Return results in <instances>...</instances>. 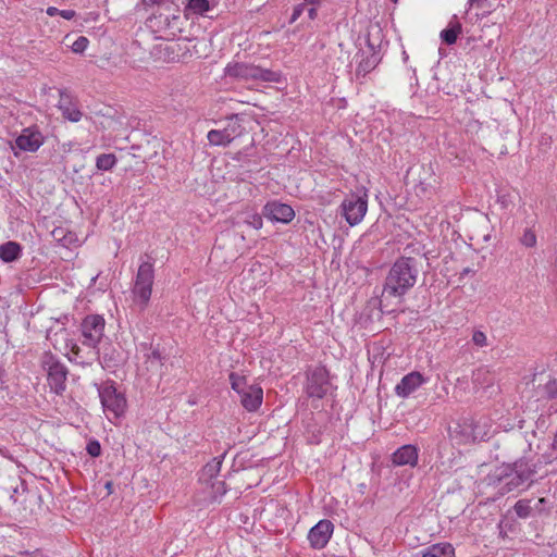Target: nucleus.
Instances as JSON below:
<instances>
[{
  "label": "nucleus",
  "mask_w": 557,
  "mask_h": 557,
  "mask_svg": "<svg viewBox=\"0 0 557 557\" xmlns=\"http://www.w3.org/2000/svg\"><path fill=\"white\" fill-rule=\"evenodd\" d=\"M148 362H150L151 367H157L161 364V354L158 349H153L148 355Z\"/></svg>",
  "instance_id": "35"
},
{
  "label": "nucleus",
  "mask_w": 557,
  "mask_h": 557,
  "mask_svg": "<svg viewBox=\"0 0 557 557\" xmlns=\"http://www.w3.org/2000/svg\"><path fill=\"white\" fill-rule=\"evenodd\" d=\"M115 164L116 158L113 153H102L96 160V166L100 171H110Z\"/></svg>",
  "instance_id": "26"
},
{
  "label": "nucleus",
  "mask_w": 557,
  "mask_h": 557,
  "mask_svg": "<svg viewBox=\"0 0 557 557\" xmlns=\"http://www.w3.org/2000/svg\"><path fill=\"white\" fill-rule=\"evenodd\" d=\"M59 15L65 20H72L76 15V13L74 10H60Z\"/></svg>",
  "instance_id": "39"
},
{
  "label": "nucleus",
  "mask_w": 557,
  "mask_h": 557,
  "mask_svg": "<svg viewBox=\"0 0 557 557\" xmlns=\"http://www.w3.org/2000/svg\"><path fill=\"white\" fill-rule=\"evenodd\" d=\"M22 248L16 242H7L0 246V259L3 262H13L21 257Z\"/></svg>",
  "instance_id": "24"
},
{
  "label": "nucleus",
  "mask_w": 557,
  "mask_h": 557,
  "mask_svg": "<svg viewBox=\"0 0 557 557\" xmlns=\"http://www.w3.org/2000/svg\"><path fill=\"white\" fill-rule=\"evenodd\" d=\"M506 470H509V472L504 471V475H499L497 479L502 494L524 486L533 474L531 470L524 469L522 465H516L515 469L506 467Z\"/></svg>",
  "instance_id": "8"
},
{
  "label": "nucleus",
  "mask_w": 557,
  "mask_h": 557,
  "mask_svg": "<svg viewBox=\"0 0 557 557\" xmlns=\"http://www.w3.org/2000/svg\"><path fill=\"white\" fill-rule=\"evenodd\" d=\"M334 531V524L326 519L320 520L308 533V541L315 549L324 548Z\"/></svg>",
  "instance_id": "13"
},
{
  "label": "nucleus",
  "mask_w": 557,
  "mask_h": 557,
  "mask_svg": "<svg viewBox=\"0 0 557 557\" xmlns=\"http://www.w3.org/2000/svg\"><path fill=\"white\" fill-rule=\"evenodd\" d=\"M544 393L547 398L553 399L557 397V379H550L544 385Z\"/></svg>",
  "instance_id": "32"
},
{
  "label": "nucleus",
  "mask_w": 557,
  "mask_h": 557,
  "mask_svg": "<svg viewBox=\"0 0 557 557\" xmlns=\"http://www.w3.org/2000/svg\"><path fill=\"white\" fill-rule=\"evenodd\" d=\"M418 274V261L414 258H398L386 275L382 296L385 298H401L414 286Z\"/></svg>",
  "instance_id": "1"
},
{
  "label": "nucleus",
  "mask_w": 557,
  "mask_h": 557,
  "mask_svg": "<svg viewBox=\"0 0 557 557\" xmlns=\"http://www.w3.org/2000/svg\"><path fill=\"white\" fill-rule=\"evenodd\" d=\"M497 202L500 203L502 208H504V209L508 208L509 203L512 202L511 195L506 194V195L498 196Z\"/></svg>",
  "instance_id": "37"
},
{
  "label": "nucleus",
  "mask_w": 557,
  "mask_h": 557,
  "mask_svg": "<svg viewBox=\"0 0 557 557\" xmlns=\"http://www.w3.org/2000/svg\"><path fill=\"white\" fill-rule=\"evenodd\" d=\"M237 136L235 127L227 126L224 129H211L207 138L210 145L213 146H227Z\"/></svg>",
  "instance_id": "20"
},
{
  "label": "nucleus",
  "mask_w": 557,
  "mask_h": 557,
  "mask_svg": "<svg viewBox=\"0 0 557 557\" xmlns=\"http://www.w3.org/2000/svg\"><path fill=\"white\" fill-rule=\"evenodd\" d=\"M222 467L221 458H213L201 470L199 481L206 485L216 480Z\"/></svg>",
  "instance_id": "23"
},
{
  "label": "nucleus",
  "mask_w": 557,
  "mask_h": 557,
  "mask_svg": "<svg viewBox=\"0 0 557 557\" xmlns=\"http://www.w3.org/2000/svg\"><path fill=\"white\" fill-rule=\"evenodd\" d=\"M104 319L101 315H88L83 320V344L96 348L103 336Z\"/></svg>",
  "instance_id": "10"
},
{
  "label": "nucleus",
  "mask_w": 557,
  "mask_h": 557,
  "mask_svg": "<svg viewBox=\"0 0 557 557\" xmlns=\"http://www.w3.org/2000/svg\"><path fill=\"white\" fill-rule=\"evenodd\" d=\"M59 109L62 112V115L64 119L71 121V122H78L81 121L83 114L77 108L75 103L71 101V99L67 96H64L61 94V98L59 101Z\"/></svg>",
  "instance_id": "21"
},
{
  "label": "nucleus",
  "mask_w": 557,
  "mask_h": 557,
  "mask_svg": "<svg viewBox=\"0 0 557 557\" xmlns=\"http://www.w3.org/2000/svg\"><path fill=\"white\" fill-rule=\"evenodd\" d=\"M46 12L49 16H55L59 15L60 10L55 7H49Z\"/></svg>",
  "instance_id": "40"
},
{
  "label": "nucleus",
  "mask_w": 557,
  "mask_h": 557,
  "mask_svg": "<svg viewBox=\"0 0 557 557\" xmlns=\"http://www.w3.org/2000/svg\"><path fill=\"white\" fill-rule=\"evenodd\" d=\"M412 557H455V548L446 542L436 543L418 550Z\"/></svg>",
  "instance_id": "19"
},
{
  "label": "nucleus",
  "mask_w": 557,
  "mask_h": 557,
  "mask_svg": "<svg viewBox=\"0 0 557 557\" xmlns=\"http://www.w3.org/2000/svg\"><path fill=\"white\" fill-rule=\"evenodd\" d=\"M329 386V373L324 367H317L308 373L306 393L309 397L323 398Z\"/></svg>",
  "instance_id": "11"
},
{
  "label": "nucleus",
  "mask_w": 557,
  "mask_h": 557,
  "mask_svg": "<svg viewBox=\"0 0 557 557\" xmlns=\"http://www.w3.org/2000/svg\"><path fill=\"white\" fill-rule=\"evenodd\" d=\"M305 9H306V4H304V3L295 7L293 15H292V22H295L301 15V13L304 12Z\"/></svg>",
  "instance_id": "38"
},
{
  "label": "nucleus",
  "mask_w": 557,
  "mask_h": 557,
  "mask_svg": "<svg viewBox=\"0 0 557 557\" xmlns=\"http://www.w3.org/2000/svg\"><path fill=\"white\" fill-rule=\"evenodd\" d=\"M246 223L256 230H260L262 227V218L259 214H253L249 220H246Z\"/></svg>",
  "instance_id": "36"
},
{
  "label": "nucleus",
  "mask_w": 557,
  "mask_h": 557,
  "mask_svg": "<svg viewBox=\"0 0 557 557\" xmlns=\"http://www.w3.org/2000/svg\"><path fill=\"white\" fill-rule=\"evenodd\" d=\"M208 486L211 490L209 499L212 503L219 502L220 498L226 493V486L223 481L214 480L213 482L209 483Z\"/></svg>",
  "instance_id": "25"
},
{
  "label": "nucleus",
  "mask_w": 557,
  "mask_h": 557,
  "mask_svg": "<svg viewBox=\"0 0 557 557\" xmlns=\"http://www.w3.org/2000/svg\"><path fill=\"white\" fill-rule=\"evenodd\" d=\"M368 67H369V66H368V63H367V64H363V62H361V63L359 64V66H358L357 72H358V73L363 72V73L366 74V73L369 71V69H368Z\"/></svg>",
  "instance_id": "43"
},
{
  "label": "nucleus",
  "mask_w": 557,
  "mask_h": 557,
  "mask_svg": "<svg viewBox=\"0 0 557 557\" xmlns=\"http://www.w3.org/2000/svg\"><path fill=\"white\" fill-rule=\"evenodd\" d=\"M44 364L47 367L50 388L58 395L62 394L66 387V367L52 356H47Z\"/></svg>",
  "instance_id": "9"
},
{
  "label": "nucleus",
  "mask_w": 557,
  "mask_h": 557,
  "mask_svg": "<svg viewBox=\"0 0 557 557\" xmlns=\"http://www.w3.org/2000/svg\"><path fill=\"white\" fill-rule=\"evenodd\" d=\"M513 509L519 518H528L531 513L530 500H528V499L518 500L516 503Z\"/></svg>",
  "instance_id": "28"
},
{
  "label": "nucleus",
  "mask_w": 557,
  "mask_h": 557,
  "mask_svg": "<svg viewBox=\"0 0 557 557\" xmlns=\"http://www.w3.org/2000/svg\"><path fill=\"white\" fill-rule=\"evenodd\" d=\"M342 215L350 226L359 224L368 211V196L350 194L341 205Z\"/></svg>",
  "instance_id": "7"
},
{
  "label": "nucleus",
  "mask_w": 557,
  "mask_h": 557,
  "mask_svg": "<svg viewBox=\"0 0 557 557\" xmlns=\"http://www.w3.org/2000/svg\"><path fill=\"white\" fill-rule=\"evenodd\" d=\"M45 143V136L37 126L25 127L20 135L10 141V149L14 157L18 158L21 152H36Z\"/></svg>",
  "instance_id": "6"
},
{
  "label": "nucleus",
  "mask_w": 557,
  "mask_h": 557,
  "mask_svg": "<svg viewBox=\"0 0 557 557\" xmlns=\"http://www.w3.org/2000/svg\"><path fill=\"white\" fill-rule=\"evenodd\" d=\"M216 7L214 0H187L184 8L186 18L209 16L208 13Z\"/></svg>",
  "instance_id": "17"
},
{
  "label": "nucleus",
  "mask_w": 557,
  "mask_h": 557,
  "mask_svg": "<svg viewBox=\"0 0 557 557\" xmlns=\"http://www.w3.org/2000/svg\"><path fill=\"white\" fill-rule=\"evenodd\" d=\"M224 73L227 77L243 81L280 82V74L277 72L245 62L228 63L225 66Z\"/></svg>",
  "instance_id": "3"
},
{
  "label": "nucleus",
  "mask_w": 557,
  "mask_h": 557,
  "mask_svg": "<svg viewBox=\"0 0 557 557\" xmlns=\"http://www.w3.org/2000/svg\"><path fill=\"white\" fill-rule=\"evenodd\" d=\"M78 350H79V348L76 345H74L72 348V351L75 356H78Z\"/></svg>",
  "instance_id": "45"
},
{
  "label": "nucleus",
  "mask_w": 557,
  "mask_h": 557,
  "mask_svg": "<svg viewBox=\"0 0 557 557\" xmlns=\"http://www.w3.org/2000/svg\"><path fill=\"white\" fill-rule=\"evenodd\" d=\"M486 434L484 426H481L472 419H462L449 426V438L457 445H465L483 441Z\"/></svg>",
  "instance_id": "5"
},
{
  "label": "nucleus",
  "mask_w": 557,
  "mask_h": 557,
  "mask_svg": "<svg viewBox=\"0 0 557 557\" xmlns=\"http://www.w3.org/2000/svg\"><path fill=\"white\" fill-rule=\"evenodd\" d=\"M240 397L243 406L248 411H256L262 404L263 391L259 385H249Z\"/></svg>",
  "instance_id": "18"
},
{
  "label": "nucleus",
  "mask_w": 557,
  "mask_h": 557,
  "mask_svg": "<svg viewBox=\"0 0 557 557\" xmlns=\"http://www.w3.org/2000/svg\"><path fill=\"white\" fill-rule=\"evenodd\" d=\"M469 2L471 9L474 7L481 8L485 3V0H470Z\"/></svg>",
  "instance_id": "41"
},
{
  "label": "nucleus",
  "mask_w": 557,
  "mask_h": 557,
  "mask_svg": "<svg viewBox=\"0 0 557 557\" xmlns=\"http://www.w3.org/2000/svg\"><path fill=\"white\" fill-rule=\"evenodd\" d=\"M472 342L476 346H484L486 344V335L482 331H475L472 335Z\"/></svg>",
  "instance_id": "34"
},
{
  "label": "nucleus",
  "mask_w": 557,
  "mask_h": 557,
  "mask_svg": "<svg viewBox=\"0 0 557 557\" xmlns=\"http://www.w3.org/2000/svg\"><path fill=\"white\" fill-rule=\"evenodd\" d=\"M318 15V11L314 7L308 9V16L310 20H314Z\"/></svg>",
  "instance_id": "42"
},
{
  "label": "nucleus",
  "mask_w": 557,
  "mask_h": 557,
  "mask_svg": "<svg viewBox=\"0 0 557 557\" xmlns=\"http://www.w3.org/2000/svg\"><path fill=\"white\" fill-rule=\"evenodd\" d=\"M263 215L271 221L289 223L295 218V211L289 205L272 201L264 206Z\"/></svg>",
  "instance_id": "14"
},
{
  "label": "nucleus",
  "mask_w": 557,
  "mask_h": 557,
  "mask_svg": "<svg viewBox=\"0 0 557 557\" xmlns=\"http://www.w3.org/2000/svg\"><path fill=\"white\" fill-rule=\"evenodd\" d=\"M86 451L91 457H99L101 454V446L100 443L96 440L89 441L86 446Z\"/></svg>",
  "instance_id": "33"
},
{
  "label": "nucleus",
  "mask_w": 557,
  "mask_h": 557,
  "mask_svg": "<svg viewBox=\"0 0 557 557\" xmlns=\"http://www.w3.org/2000/svg\"><path fill=\"white\" fill-rule=\"evenodd\" d=\"M462 26L457 17L454 15L445 29L440 34L443 42L446 45H454L457 41L458 36L461 34Z\"/></svg>",
  "instance_id": "22"
},
{
  "label": "nucleus",
  "mask_w": 557,
  "mask_h": 557,
  "mask_svg": "<svg viewBox=\"0 0 557 557\" xmlns=\"http://www.w3.org/2000/svg\"><path fill=\"white\" fill-rule=\"evenodd\" d=\"M418 459L419 448L411 444L403 445L392 455V462L397 467L409 466L414 468L418 465Z\"/></svg>",
  "instance_id": "16"
},
{
  "label": "nucleus",
  "mask_w": 557,
  "mask_h": 557,
  "mask_svg": "<svg viewBox=\"0 0 557 557\" xmlns=\"http://www.w3.org/2000/svg\"><path fill=\"white\" fill-rule=\"evenodd\" d=\"M89 40L85 36H79L71 46L75 53H83L88 47Z\"/></svg>",
  "instance_id": "31"
},
{
  "label": "nucleus",
  "mask_w": 557,
  "mask_h": 557,
  "mask_svg": "<svg viewBox=\"0 0 557 557\" xmlns=\"http://www.w3.org/2000/svg\"><path fill=\"white\" fill-rule=\"evenodd\" d=\"M228 377L232 388L236 391L239 395L248 387L246 385V380L244 376H240L237 373L232 372Z\"/></svg>",
  "instance_id": "27"
},
{
  "label": "nucleus",
  "mask_w": 557,
  "mask_h": 557,
  "mask_svg": "<svg viewBox=\"0 0 557 557\" xmlns=\"http://www.w3.org/2000/svg\"><path fill=\"white\" fill-rule=\"evenodd\" d=\"M486 373H487V370L484 368L480 369L478 372H474V375H473L474 387H476L478 389L485 391L486 386H485L484 380L486 377Z\"/></svg>",
  "instance_id": "29"
},
{
  "label": "nucleus",
  "mask_w": 557,
  "mask_h": 557,
  "mask_svg": "<svg viewBox=\"0 0 557 557\" xmlns=\"http://www.w3.org/2000/svg\"><path fill=\"white\" fill-rule=\"evenodd\" d=\"M103 411L111 420L122 417L126 410L127 401L123 393L119 392L113 382H104L98 387Z\"/></svg>",
  "instance_id": "4"
},
{
  "label": "nucleus",
  "mask_w": 557,
  "mask_h": 557,
  "mask_svg": "<svg viewBox=\"0 0 557 557\" xmlns=\"http://www.w3.org/2000/svg\"><path fill=\"white\" fill-rule=\"evenodd\" d=\"M426 382L425 377L418 371L406 374L395 386V394L400 398H407Z\"/></svg>",
  "instance_id": "15"
},
{
  "label": "nucleus",
  "mask_w": 557,
  "mask_h": 557,
  "mask_svg": "<svg viewBox=\"0 0 557 557\" xmlns=\"http://www.w3.org/2000/svg\"><path fill=\"white\" fill-rule=\"evenodd\" d=\"M319 3V0H305V3L304 4H311V5H314V4H318Z\"/></svg>",
  "instance_id": "44"
},
{
  "label": "nucleus",
  "mask_w": 557,
  "mask_h": 557,
  "mask_svg": "<svg viewBox=\"0 0 557 557\" xmlns=\"http://www.w3.org/2000/svg\"><path fill=\"white\" fill-rule=\"evenodd\" d=\"M153 281V264L149 261L141 262L132 288L133 304L139 311H144L149 305Z\"/></svg>",
  "instance_id": "2"
},
{
  "label": "nucleus",
  "mask_w": 557,
  "mask_h": 557,
  "mask_svg": "<svg viewBox=\"0 0 557 557\" xmlns=\"http://www.w3.org/2000/svg\"><path fill=\"white\" fill-rule=\"evenodd\" d=\"M520 242L528 248L534 247L536 245V235L532 230L527 228L521 236Z\"/></svg>",
  "instance_id": "30"
},
{
  "label": "nucleus",
  "mask_w": 557,
  "mask_h": 557,
  "mask_svg": "<svg viewBox=\"0 0 557 557\" xmlns=\"http://www.w3.org/2000/svg\"><path fill=\"white\" fill-rule=\"evenodd\" d=\"M149 26L157 33L175 36L181 32V17L175 14L160 13L148 20Z\"/></svg>",
  "instance_id": "12"
}]
</instances>
